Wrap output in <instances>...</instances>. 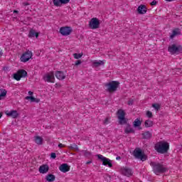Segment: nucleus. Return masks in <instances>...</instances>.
Masks as SVG:
<instances>
[{
  "label": "nucleus",
  "instance_id": "c9c22d12",
  "mask_svg": "<svg viewBox=\"0 0 182 182\" xmlns=\"http://www.w3.org/2000/svg\"><path fill=\"white\" fill-rule=\"evenodd\" d=\"M146 116L149 119H151V117H153V112H151V111H147L146 112Z\"/></svg>",
  "mask_w": 182,
  "mask_h": 182
},
{
  "label": "nucleus",
  "instance_id": "864d4df0",
  "mask_svg": "<svg viewBox=\"0 0 182 182\" xmlns=\"http://www.w3.org/2000/svg\"><path fill=\"white\" fill-rule=\"evenodd\" d=\"M139 130H141V127L139 128Z\"/></svg>",
  "mask_w": 182,
  "mask_h": 182
},
{
  "label": "nucleus",
  "instance_id": "f03ea898",
  "mask_svg": "<svg viewBox=\"0 0 182 182\" xmlns=\"http://www.w3.org/2000/svg\"><path fill=\"white\" fill-rule=\"evenodd\" d=\"M150 166H151L154 174H163L167 171V168L164 167V165L161 163L151 162Z\"/></svg>",
  "mask_w": 182,
  "mask_h": 182
},
{
  "label": "nucleus",
  "instance_id": "ddd939ff",
  "mask_svg": "<svg viewBox=\"0 0 182 182\" xmlns=\"http://www.w3.org/2000/svg\"><path fill=\"white\" fill-rule=\"evenodd\" d=\"M6 116H9V117H12L13 119H17V117L19 116V114L16 110H11L10 112L7 111L6 112Z\"/></svg>",
  "mask_w": 182,
  "mask_h": 182
},
{
  "label": "nucleus",
  "instance_id": "a211bd4d",
  "mask_svg": "<svg viewBox=\"0 0 182 182\" xmlns=\"http://www.w3.org/2000/svg\"><path fill=\"white\" fill-rule=\"evenodd\" d=\"M124 132L126 134H130V133L134 134L135 131L133 129V128H132V125H130V124H126Z\"/></svg>",
  "mask_w": 182,
  "mask_h": 182
},
{
  "label": "nucleus",
  "instance_id": "cd10ccee",
  "mask_svg": "<svg viewBox=\"0 0 182 182\" xmlns=\"http://www.w3.org/2000/svg\"><path fill=\"white\" fill-rule=\"evenodd\" d=\"M35 141L36 144L41 145L43 143V138L41 136H36Z\"/></svg>",
  "mask_w": 182,
  "mask_h": 182
},
{
  "label": "nucleus",
  "instance_id": "72a5a7b5",
  "mask_svg": "<svg viewBox=\"0 0 182 182\" xmlns=\"http://www.w3.org/2000/svg\"><path fill=\"white\" fill-rule=\"evenodd\" d=\"M176 35H180V33L178 31L174 30L172 33V34L170 36L171 39H173Z\"/></svg>",
  "mask_w": 182,
  "mask_h": 182
},
{
  "label": "nucleus",
  "instance_id": "1a4fd4ad",
  "mask_svg": "<svg viewBox=\"0 0 182 182\" xmlns=\"http://www.w3.org/2000/svg\"><path fill=\"white\" fill-rule=\"evenodd\" d=\"M32 56H33L32 51L27 50L26 53H23L20 59L21 62H23L25 63L28 62L29 59H31Z\"/></svg>",
  "mask_w": 182,
  "mask_h": 182
},
{
  "label": "nucleus",
  "instance_id": "4468645a",
  "mask_svg": "<svg viewBox=\"0 0 182 182\" xmlns=\"http://www.w3.org/2000/svg\"><path fill=\"white\" fill-rule=\"evenodd\" d=\"M38 171L41 174H46L49 171V166L48 164L41 165L38 168Z\"/></svg>",
  "mask_w": 182,
  "mask_h": 182
},
{
  "label": "nucleus",
  "instance_id": "a18cd8bd",
  "mask_svg": "<svg viewBox=\"0 0 182 182\" xmlns=\"http://www.w3.org/2000/svg\"><path fill=\"white\" fill-rule=\"evenodd\" d=\"M28 95H29L30 96H32V95H33V92L29 91V92H28Z\"/></svg>",
  "mask_w": 182,
  "mask_h": 182
},
{
  "label": "nucleus",
  "instance_id": "3c124183",
  "mask_svg": "<svg viewBox=\"0 0 182 182\" xmlns=\"http://www.w3.org/2000/svg\"><path fill=\"white\" fill-rule=\"evenodd\" d=\"M14 14H18V11H16V10H14Z\"/></svg>",
  "mask_w": 182,
  "mask_h": 182
},
{
  "label": "nucleus",
  "instance_id": "f257e3e1",
  "mask_svg": "<svg viewBox=\"0 0 182 182\" xmlns=\"http://www.w3.org/2000/svg\"><path fill=\"white\" fill-rule=\"evenodd\" d=\"M154 149L159 154H165L170 150V144L168 142L161 141L155 144Z\"/></svg>",
  "mask_w": 182,
  "mask_h": 182
},
{
  "label": "nucleus",
  "instance_id": "7ed1b4c3",
  "mask_svg": "<svg viewBox=\"0 0 182 182\" xmlns=\"http://www.w3.org/2000/svg\"><path fill=\"white\" fill-rule=\"evenodd\" d=\"M133 156L135 159L138 160H141V161H146L147 160V156L144 154V152L141 151L140 148H136L133 151Z\"/></svg>",
  "mask_w": 182,
  "mask_h": 182
},
{
  "label": "nucleus",
  "instance_id": "8fccbe9b",
  "mask_svg": "<svg viewBox=\"0 0 182 182\" xmlns=\"http://www.w3.org/2000/svg\"><path fill=\"white\" fill-rule=\"evenodd\" d=\"M122 158L120 156L117 157V160H120Z\"/></svg>",
  "mask_w": 182,
  "mask_h": 182
},
{
  "label": "nucleus",
  "instance_id": "49530a36",
  "mask_svg": "<svg viewBox=\"0 0 182 182\" xmlns=\"http://www.w3.org/2000/svg\"><path fill=\"white\" fill-rule=\"evenodd\" d=\"M2 55H4V53H2V50L0 48V56H2Z\"/></svg>",
  "mask_w": 182,
  "mask_h": 182
},
{
  "label": "nucleus",
  "instance_id": "9d476101",
  "mask_svg": "<svg viewBox=\"0 0 182 182\" xmlns=\"http://www.w3.org/2000/svg\"><path fill=\"white\" fill-rule=\"evenodd\" d=\"M73 32V30L72 28L65 26V27H61L60 28V33L63 35V36H68L70 35Z\"/></svg>",
  "mask_w": 182,
  "mask_h": 182
},
{
  "label": "nucleus",
  "instance_id": "5fc2aeb1",
  "mask_svg": "<svg viewBox=\"0 0 182 182\" xmlns=\"http://www.w3.org/2000/svg\"><path fill=\"white\" fill-rule=\"evenodd\" d=\"M0 100H1V97H0Z\"/></svg>",
  "mask_w": 182,
  "mask_h": 182
},
{
  "label": "nucleus",
  "instance_id": "09e8293b",
  "mask_svg": "<svg viewBox=\"0 0 182 182\" xmlns=\"http://www.w3.org/2000/svg\"><path fill=\"white\" fill-rule=\"evenodd\" d=\"M165 1H166V2H171V1H173L174 0H165Z\"/></svg>",
  "mask_w": 182,
  "mask_h": 182
},
{
  "label": "nucleus",
  "instance_id": "2f4dec72",
  "mask_svg": "<svg viewBox=\"0 0 182 182\" xmlns=\"http://www.w3.org/2000/svg\"><path fill=\"white\" fill-rule=\"evenodd\" d=\"M7 91L5 89H0V98L6 96Z\"/></svg>",
  "mask_w": 182,
  "mask_h": 182
},
{
  "label": "nucleus",
  "instance_id": "58836bf2",
  "mask_svg": "<svg viewBox=\"0 0 182 182\" xmlns=\"http://www.w3.org/2000/svg\"><path fill=\"white\" fill-rule=\"evenodd\" d=\"M53 4L54 6H57V5L59 4V0H53Z\"/></svg>",
  "mask_w": 182,
  "mask_h": 182
},
{
  "label": "nucleus",
  "instance_id": "ea45409f",
  "mask_svg": "<svg viewBox=\"0 0 182 182\" xmlns=\"http://www.w3.org/2000/svg\"><path fill=\"white\" fill-rule=\"evenodd\" d=\"M104 124H109L110 123V121L109 120V118H106L104 122Z\"/></svg>",
  "mask_w": 182,
  "mask_h": 182
},
{
  "label": "nucleus",
  "instance_id": "dca6fc26",
  "mask_svg": "<svg viewBox=\"0 0 182 182\" xmlns=\"http://www.w3.org/2000/svg\"><path fill=\"white\" fill-rule=\"evenodd\" d=\"M137 12L139 15H144L147 12V7L145 5L141 4L137 9Z\"/></svg>",
  "mask_w": 182,
  "mask_h": 182
},
{
  "label": "nucleus",
  "instance_id": "e433bc0d",
  "mask_svg": "<svg viewBox=\"0 0 182 182\" xmlns=\"http://www.w3.org/2000/svg\"><path fill=\"white\" fill-rule=\"evenodd\" d=\"M79 65H82V60H77L75 61V66H79Z\"/></svg>",
  "mask_w": 182,
  "mask_h": 182
},
{
  "label": "nucleus",
  "instance_id": "6e6552de",
  "mask_svg": "<svg viewBox=\"0 0 182 182\" xmlns=\"http://www.w3.org/2000/svg\"><path fill=\"white\" fill-rule=\"evenodd\" d=\"M168 50L170 52V53L174 55V53H180V52L182 50V47L181 46H177L176 44H172L168 47Z\"/></svg>",
  "mask_w": 182,
  "mask_h": 182
},
{
  "label": "nucleus",
  "instance_id": "f8f14e48",
  "mask_svg": "<svg viewBox=\"0 0 182 182\" xmlns=\"http://www.w3.org/2000/svg\"><path fill=\"white\" fill-rule=\"evenodd\" d=\"M121 173H122L124 176H127V177H130V176H133V172L129 168H122Z\"/></svg>",
  "mask_w": 182,
  "mask_h": 182
},
{
  "label": "nucleus",
  "instance_id": "c756f323",
  "mask_svg": "<svg viewBox=\"0 0 182 182\" xmlns=\"http://www.w3.org/2000/svg\"><path fill=\"white\" fill-rule=\"evenodd\" d=\"M102 65H105L104 60H99V61L94 62V66H95V68H99V66H102Z\"/></svg>",
  "mask_w": 182,
  "mask_h": 182
},
{
  "label": "nucleus",
  "instance_id": "20e7f679",
  "mask_svg": "<svg viewBox=\"0 0 182 182\" xmlns=\"http://www.w3.org/2000/svg\"><path fill=\"white\" fill-rule=\"evenodd\" d=\"M120 82L119 81H112L105 85L107 87V92H116L119 87Z\"/></svg>",
  "mask_w": 182,
  "mask_h": 182
},
{
  "label": "nucleus",
  "instance_id": "c85d7f7f",
  "mask_svg": "<svg viewBox=\"0 0 182 182\" xmlns=\"http://www.w3.org/2000/svg\"><path fill=\"white\" fill-rule=\"evenodd\" d=\"M145 127H153V124H154V122L153 121L148 119L146 120L144 122Z\"/></svg>",
  "mask_w": 182,
  "mask_h": 182
},
{
  "label": "nucleus",
  "instance_id": "aec40b11",
  "mask_svg": "<svg viewBox=\"0 0 182 182\" xmlns=\"http://www.w3.org/2000/svg\"><path fill=\"white\" fill-rule=\"evenodd\" d=\"M26 100H30L31 102V103H39V102H41L40 99L38 98H35L33 96H27L25 97Z\"/></svg>",
  "mask_w": 182,
  "mask_h": 182
},
{
  "label": "nucleus",
  "instance_id": "4c0bfd02",
  "mask_svg": "<svg viewBox=\"0 0 182 182\" xmlns=\"http://www.w3.org/2000/svg\"><path fill=\"white\" fill-rule=\"evenodd\" d=\"M133 103H134V100L130 99L129 101H128V105L129 106H132Z\"/></svg>",
  "mask_w": 182,
  "mask_h": 182
},
{
  "label": "nucleus",
  "instance_id": "a878e982",
  "mask_svg": "<svg viewBox=\"0 0 182 182\" xmlns=\"http://www.w3.org/2000/svg\"><path fill=\"white\" fill-rule=\"evenodd\" d=\"M128 119L126 118V117H124L123 118H119V124L123 125V124H127Z\"/></svg>",
  "mask_w": 182,
  "mask_h": 182
},
{
  "label": "nucleus",
  "instance_id": "39448f33",
  "mask_svg": "<svg viewBox=\"0 0 182 182\" xmlns=\"http://www.w3.org/2000/svg\"><path fill=\"white\" fill-rule=\"evenodd\" d=\"M89 28L90 29H99L100 28V20L97 18H92L90 21Z\"/></svg>",
  "mask_w": 182,
  "mask_h": 182
},
{
  "label": "nucleus",
  "instance_id": "f3484780",
  "mask_svg": "<svg viewBox=\"0 0 182 182\" xmlns=\"http://www.w3.org/2000/svg\"><path fill=\"white\" fill-rule=\"evenodd\" d=\"M55 77H57L58 80H63L66 78V75L63 73V71H56Z\"/></svg>",
  "mask_w": 182,
  "mask_h": 182
},
{
  "label": "nucleus",
  "instance_id": "412c9836",
  "mask_svg": "<svg viewBox=\"0 0 182 182\" xmlns=\"http://www.w3.org/2000/svg\"><path fill=\"white\" fill-rule=\"evenodd\" d=\"M117 114L118 115V119L126 117V112L123 109H119Z\"/></svg>",
  "mask_w": 182,
  "mask_h": 182
},
{
  "label": "nucleus",
  "instance_id": "603ef678",
  "mask_svg": "<svg viewBox=\"0 0 182 182\" xmlns=\"http://www.w3.org/2000/svg\"><path fill=\"white\" fill-rule=\"evenodd\" d=\"M2 117V113H0V119Z\"/></svg>",
  "mask_w": 182,
  "mask_h": 182
},
{
  "label": "nucleus",
  "instance_id": "6ab92c4d",
  "mask_svg": "<svg viewBox=\"0 0 182 182\" xmlns=\"http://www.w3.org/2000/svg\"><path fill=\"white\" fill-rule=\"evenodd\" d=\"M36 38V39H38V38H39V33H37L34 29H31L29 31V33H28V38Z\"/></svg>",
  "mask_w": 182,
  "mask_h": 182
},
{
  "label": "nucleus",
  "instance_id": "bb28decb",
  "mask_svg": "<svg viewBox=\"0 0 182 182\" xmlns=\"http://www.w3.org/2000/svg\"><path fill=\"white\" fill-rule=\"evenodd\" d=\"M69 2H70V0H58V4L56 6H62V5H66Z\"/></svg>",
  "mask_w": 182,
  "mask_h": 182
},
{
  "label": "nucleus",
  "instance_id": "2eb2a0df",
  "mask_svg": "<svg viewBox=\"0 0 182 182\" xmlns=\"http://www.w3.org/2000/svg\"><path fill=\"white\" fill-rule=\"evenodd\" d=\"M59 170L62 173H68L70 170V166L68 164H63L59 166Z\"/></svg>",
  "mask_w": 182,
  "mask_h": 182
},
{
  "label": "nucleus",
  "instance_id": "9b49d317",
  "mask_svg": "<svg viewBox=\"0 0 182 182\" xmlns=\"http://www.w3.org/2000/svg\"><path fill=\"white\" fill-rule=\"evenodd\" d=\"M45 82H48L50 83H55V74L53 72L50 73L49 74L46 75L43 77Z\"/></svg>",
  "mask_w": 182,
  "mask_h": 182
},
{
  "label": "nucleus",
  "instance_id": "a19ab883",
  "mask_svg": "<svg viewBox=\"0 0 182 182\" xmlns=\"http://www.w3.org/2000/svg\"><path fill=\"white\" fill-rule=\"evenodd\" d=\"M50 157L51 159H56V153L55 152L51 153Z\"/></svg>",
  "mask_w": 182,
  "mask_h": 182
},
{
  "label": "nucleus",
  "instance_id": "423d86ee",
  "mask_svg": "<svg viewBox=\"0 0 182 182\" xmlns=\"http://www.w3.org/2000/svg\"><path fill=\"white\" fill-rule=\"evenodd\" d=\"M96 156L102 162L103 166H108V167H113V164H112V160L103 156V155L97 154Z\"/></svg>",
  "mask_w": 182,
  "mask_h": 182
},
{
  "label": "nucleus",
  "instance_id": "0eeeda50",
  "mask_svg": "<svg viewBox=\"0 0 182 182\" xmlns=\"http://www.w3.org/2000/svg\"><path fill=\"white\" fill-rule=\"evenodd\" d=\"M26 76H28V72H26V70H19L17 71V73L14 74V79L19 81L21 79H22V77H26Z\"/></svg>",
  "mask_w": 182,
  "mask_h": 182
},
{
  "label": "nucleus",
  "instance_id": "de8ad7c7",
  "mask_svg": "<svg viewBox=\"0 0 182 182\" xmlns=\"http://www.w3.org/2000/svg\"><path fill=\"white\" fill-rule=\"evenodd\" d=\"M92 163V161H89L86 162V164H90Z\"/></svg>",
  "mask_w": 182,
  "mask_h": 182
},
{
  "label": "nucleus",
  "instance_id": "7c9ffc66",
  "mask_svg": "<svg viewBox=\"0 0 182 182\" xmlns=\"http://www.w3.org/2000/svg\"><path fill=\"white\" fill-rule=\"evenodd\" d=\"M69 149H71L72 150H75V151H79V147L76 144H73L69 146Z\"/></svg>",
  "mask_w": 182,
  "mask_h": 182
},
{
  "label": "nucleus",
  "instance_id": "4be33fe9",
  "mask_svg": "<svg viewBox=\"0 0 182 182\" xmlns=\"http://www.w3.org/2000/svg\"><path fill=\"white\" fill-rule=\"evenodd\" d=\"M55 179L56 176H55L53 174L50 173L46 176V180L49 182L55 181Z\"/></svg>",
  "mask_w": 182,
  "mask_h": 182
},
{
  "label": "nucleus",
  "instance_id": "473e14b6",
  "mask_svg": "<svg viewBox=\"0 0 182 182\" xmlns=\"http://www.w3.org/2000/svg\"><path fill=\"white\" fill-rule=\"evenodd\" d=\"M75 59H80L83 56V53H74L73 54Z\"/></svg>",
  "mask_w": 182,
  "mask_h": 182
},
{
  "label": "nucleus",
  "instance_id": "79ce46f5",
  "mask_svg": "<svg viewBox=\"0 0 182 182\" xmlns=\"http://www.w3.org/2000/svg\"><path fill=\"white\" fill-rule=\"evenodd\" d=\"M151 6L157 5V1H156V0L152 1L151 3Z\"/></svg>",
  "mask_w": 182,
  "mask_h": 182
},
{
  "label": "nucleus",
  "instance_id": "393cba45",
  "mask_svg": "<svg viewBox=\"0 0 182 182\" xmlns=\"http://www.w3.org/2000/svg\"><path fill=\"white\" fill-rule=\"evenodd\" d=\"M134 127H140L141 126V121H140V118L136 119L134 122Z\"/></svg>",
  "mask_w": 182,
  "mask_h": 182
},
{
  "label": "nucleus",
  "instance_id": "5701e85b",
  "mask_svg": "<svg viewBox=\"0 0 182 182\" xmlns=\"http://www.w3.org/2000/svg\"><path fill=\"white\" fill-rule=\"evenodd\" d=\"M142 136H143V139L149 140V139H151L152 134L149 131H146L142 134Z\"/></svg>",
  "mask_w": 182,
  "mask_h": 182
},
{
  "label": "nucleus",
  "instance_id": "c03bdc74",
  "mask_svg": "<svg viewBox=\"0 0 182 182\" xmlns=\"http://www.w3.org/2000/svg\"><path fill=\"white\" fill-rule=\"evenodd\" d=\"M23 5L24 6H28V5H29V3H28V2H24V3H23Z\"/></svg>",
  "mask_w": 182,
  "mask_h": 182
},
{
  "label": "nucleus",
  "instance_id": "f704fd0d",
  "mask_svg": "<svg viewBox=\"0 0 182 182\" xmlns=\"http://www.w3.org/2000/svg\"><path fill=\"white\" fill-rule=\"evenodd\" d=\"M152 107H154L155 110H160V105L159 104H153Z\"/></svg>",
  "mask_w": 182,
  "mask_h": 182
},
{
  "label": "nucleus",
  "instance_id": "b1692460",
  "mask_svg": "<svg viewBox=\"0 0 182 182\" xmlns=\"http://www.w3.org/2000/svg\"><path fill=\"white\" fill-rule=\"evenodd\" d=\"M81 152L87 159H90V157H92V152L88 151L87 150H82Z\"/></svg>",
  "mask_w": 182,
  "mask_h": 182
},
{
  "label": "nucleus",
  "instance_id": "37998d69",
  "mask_svg": "<svg viewBox=\"0 0 182 182\" xmlns=\"http://www.w3.org/2000/svg\"><path fill=\"white\" fill-rule=\"evenodd\" d=\"M58 147L60 148V149H62V147H66V145H63V144H58Z\"/></svg>",
  "mask_w": 182,
  "mask_h": 182
}]
</instances>
